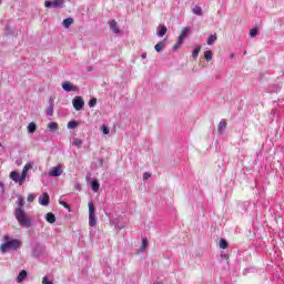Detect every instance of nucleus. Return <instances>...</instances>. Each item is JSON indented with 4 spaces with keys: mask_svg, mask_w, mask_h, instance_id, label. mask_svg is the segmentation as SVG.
Here are the masks:
<instances>
[{
    "mask_svg": "<svg viewBox=\"0 0 284 284\" xmlns=\"http://www.w3.org/2000/svg\"><path fill=\"white\" fill-rule=\"evenodd\" d=\"M62 90H64L65 92H74L77 88H72V84L67 81L62 83Z\"/></svg>",
    "mask_w": 284,
    "mask_h": 284,
    "instance_id": "nucleus-15",
    "label": "nucleus"
},
{
    "mask_svg": "<svg viewBox=\"0 0 284 284\" xmlns=\"http://www.w3.org/2000/svg\"><path fill=\"white\" fill-rule=\"evenodd\" d=\"M168 43L166 38L163 39V41H160L158 44L154 45V50L158 52H163V48H165V44Z\"/></svg>",
    "mask_w": 284,
    "mask_h": 284,
    "instance_id": "nucleus-12",
    "label": "nucleus"
},
{
    "mask_svg": "<svg viewBox=\"0 0 284 284\" xmlns=\"http://www.w3.org/2000/svg\"><path fill=\"white\" fill-rule=\"evenodd\" d=\"M39 202L43 206L49 205L50 204V195H48V193H42V195L39 199Z\"/></svg>",
    "mask_w": 284,
    "mask_h": 284,
    "instance_id": "nucleus-10",
    "label": "nucleus"
},
{
    "mask_svg": "<svg viewBox=\"0 0 284 284\" xmlns=\"http://www.w3.org/2000/svg\"><path fill=\"white\" fill-rule=\"evenodd\" d=\"M18 203H19V209L23 210V207H24V201H23V197H19Z\"/></svg>",
    "mask_w": 284,
    "mask_h": 284,
    "instance_id": "nucleus-33",
    "label": "nucleus"
},
{
    "mask_svg": "<svg viewBox=\"0 0 284 284\" xmlns=\"http://www.w3.org/2000/svg\"><path fill=\"white\" fill-rule=\"evenodd\" d=\"M97 224L95 220V206L93 202H89V226L93 227Z\"/></svg>",
    "mask_w": 284,
    "mask_h": 284,
    "instance_id": "nucleus-4",
    "label": "nucleus"
},
{
    "mask_svg": "<svg viewBox=\"0 0 284 284\" xmlns=\"http://www.w3.org/2000/svg\"><path fill=\"white\" fill-rule=\"evenodd\" d=\"M73 23H74L73 18H67L62 21V26H63V28H65V30H68L70 28V26H72Z\"/></svg>",
    "mask_w": 284,
    "mask_h": 284,
    "instance_id": "nucleus-17",
    "label": "nucleus"
},
{
    "mask_svg": "<svg viewBox=\"0 0 284 284\" xmlns=\"http://www.w3.org/2000/svg\"><path fill=\"white\" fill-rule=\"evenodd\" d=\"M0 4H1V0H0Z\"/></svg>",
    "mask_w": 284,
    "mask_h": 284,
    "instance_id": "nucleus-42",
    "label": "nucleus"
},
{
    "mask_svg": "<svg viewBox=\"0 0 284 284\" xmlns=\"http://www.w3.org/2000/svg\"><path fill=\"white\" fill-rule=\"evenodd\" d=\"M45 221L49 223V224H54L57 222V217H55V214L53 212H49L45 214Z\"/></svg>",
    "mask_w": 284,
    "mask_h": 284,
    "instance_id": "nucleus-13",
    "label": "nucleus"
},
{
    "mask_svg": "<svg viewBox=\"0 0 284 284\" xmlns=\"http://www.w3.org/2000/svg\"><path fill=\"white\" fill-rule=\"evenodd\" d=\"M192 12L195 13L197 17H203V9L200 6H196L192 9Z\"/></svg>",
    "mask_w": 284,
    "mask_h": 284,
    "instance_id": "nucleus-23",
    "label": "nucleus"
},
{
    "mask_svg": "<svg viewBox=\"0 0 284 284\" xmlns=\"http://www.w3.org/2000/svg\"><path fill=\"white\" fill-rule=\"evenodd\" d=\"M225 128H227V122L225 120H221L217 125L219 132H223V130H225Z\"/></svg>",
    "mask_w": 284,
    "mask_h": 284,
    "instance_id": "nucleus-25",
    "label": "nucleus"
},
{
    "mask_svg": "<svg viewBox=\"0 0 284 284\" xmlns=\"http://www.w3.org/2000/svg\"><path fill=\"white\" fill-rule=\"evenodd\" d=\"M59 205H62L64 209L71 211V206H69V204L67 202L59 201Z\"/></svg>",
    "mask_w": 284,
    "mask_h": 284,
    "instance_id": "nucleus-31",
    "label": "nucleus"
},
{
    "mask_svg": "<svg viewBox=\"0 0 284 284\" xmlns=\"http://www.w3.org/2000/svg\"><path fill=\"white\" fill-rule=\"evenodd\" d=\"M63 174V170L61 166H54L51 171H49V176L58 178Z\"/></svg>",
    "mask_w": 284,
    "mask_h": 284,
    "instance_id": "nucleus-8",
    "label": "nucleus"
},
{
    "mask_svg": "<svg viewBox=\"0 0 284 284\" xmlns=\"http://www.w3.org/2000/svg\"><path fill=\"white\" fill-rule=\"evenodd\" d=\"M0 187H3V184H2V182H0Z\"/></svg>",
    "mask_w": 284,
    "mask_h": 284,
    "instance_id": "nucleus-40",
    "label": "nucleus"
},
{
    "mask_svg": "<svg viewBox=\"0 0 284 284\" xmlns=\"http://www.w3.org/2000/svg\"><path fill=\"white\" fill-rule=\"evenodd\" d=\"M154 284H161V283H154Z\"/></svg>",
    "mask_w": 284,
    "mask_h": 284,
    "instance_id": "nucleus-41",
    "label": "nucleus"
},
{
    "mask_svg": "<svg viewBox=\"0 0 284 284\" xmlns=\"http://www.w3.org/2000/svg\"><path fill=\"white\" fill-rule=\"evenodd\" d=\"M14 217L19 222L20 226H31V219L28 216V213L22 207H17L14 210Z\"/></svg>",
    "mask_w": 284,
    "mask_h": 284,
    "instance_id": "nucleus-1",
    "label": "nucleus"
},
{
    "mask_svg": "<svg viewBox=\"0 0 284 284\" xmlns=\"http://www.w3.org/2000/svg\"><path fill=\"white\" fill-rule=\"evenodd\" d=\"M256 34H258V29H251L250 30V37L254 38V37H256Z\"/></svg>",
    "mask_w": 284,
    "mask_h": 284,
    "instance_id": "nucleus-30",
    "label": "nucleus"
},
{
    "mask_svg": "<svg viewBox=\"0 0 284 284\" xmlns=\"http://www.w3.org/2000/svg\"><path fill=\"white\" fill-rule=\"evenodd\" d=\"M109 26L111 30H113L114 34H119L121 32V29H119V26L116 24L115 20H111L109 22Z\"/></svg>",
    "mask_w": 284,
    "mask_h": 284,
    "instance_id": "nucleus-14",
    "label": "nucleus"
},
{
    "mask_svg": "<svg viewBox=\"0 0 284 284\" xmlns=\"http://www.w3.org/2000/svg\"><path fill=\"white\" fill-rule=\"evenodd\" d=\"M141 59H148V53H142Z\"/></svg>",
    "mask_w": 284,
    "mask_h": 284,
    "instance_id": "nucleus-38",
    "label": "nucleus"
},
{
    "mask_svg": "<svg viewBox=\"0 0 284 284\" xmlns=\"http://www.w3.org/2000/svg\"><path fill=\"white\" fill-rule=\"evenodd\" d=\"M36 200V195L30 193L29 196H27V201H29L30 203L33 202Z\"/></svg>",
    "mask_w": 284,
    "mask_h": 284,
    "instance_id": "nucleus-34",
    "label": "nucleus"
},
{
    "mask_svg": "<svg viewBox=\"0 0 284 284\" xmlns=\"http://www.w3.org/2000/svg\"><path fill=\"white\" fill-rule=\"evenodd\" d=\"M234 57H235L234 53H231V54H230V58H231V59H234Z\"/></svg>",
    "mask_w": 284,
    "mask_h": 284,
    "instance_id": "nucleus-39",
    "label": "nucleus"
},
{
    "mask_svg": "<svg viewBox=\"0 0 284 284\" xmlns=\"http://www.w3.org/2000/svg\"><path fill=\"white\" fill-rule=\"evenodd\" d=\"M97 105V98H93L89 101V106L94 108Z\"/></svg>",
    "mask_w": 284,
    "mask_h": 284,
    "instance_id": "nucleus-32",
    "label": "nucleus"
},
{
    "mask_svg": "<svg viewBox=\"0 0 284 284\" xmlns=\"http://www.w3.org/2000/svg\"><path fill=\"white\" fill-rule=\"evenodd\" d=\"M10 179L11 181L19 183V185H23L26 178L23 175H20L18 171H11L10 172Z\"/></svg>",
    "mask_w": 284,
    "mask_h": 284,
    "instance_id": "nucleus-7",
    "label": "nucleus"
},
{
    "mask_svg": "<svg viewBox=\"0 0 284 284\" xmlns=\"http://www.w3.org/2000/svg\"><path fill=\"white\" fill-rule=\"evenodd\" d=\"M99 190H100V183H99V181H98V180H93V181L91 182V191L94 192V193H97V192H99Z\"/></svg>",
    "mask_w": 284,
    "mask_h": 284,
    "instance_id": "nucleus-18",
    "label": "nucleus"
},
{
    "mask_svg": "<svg viewBox=\"0 0 284 284\" xmlns=\"http://www.w3.org/2000/svg\"><path fill=\"white\" fill-rule=\"evenodd\" d=\"M27 277H28V271H21L19 276H18L17 282L22 283L24 281V278H27Z\"/></svg>",
    "mask_w": 284,
    "mask_h": 284,
    "instance_id": "nucleus-21",
    "label": "nucleus"
},
{
    "mask_svg": "<svg viewBox=\"0 0 284 284\" xmlns=\"http://www.w3.org/2000/svg\"><path fill=\"white\" fill-rule=\"evenodd\" d=\"M72 104H73L74 110H77L79 112V111L83 110V105H85V101H83V98L81 95H77L73 98Z\"/></svg>",
    "mask_w": 284,
    "mask_h": 284,
    "instance_id": "nucleus-6",
    "label": "nucleus"
},
{
    "mask_svg": "<svg viewBox=\"0 0 284 284\" xmlns=\"http://www.w3.org/2000/svg\"><path fill=\"white\" fill-rule=\"evenodd\" d=\"M48 129L51 131V132H57L59 130V124L57 122H50L48 124Z\"/></svg>",
    "mask_w": 284,
    "mask_h": 284,
    "instance_id": "nucleus-22",
    "label": "nucleus"
},
{
    "mask_svg": "<svg viewBox=\"0 0 284 284\" xmlns=\"http://www.w3.org/2000/svg\"><path fill=\"white\" fill-rule=\"evenodd\" d=\"M49 108L45 110V114L48 116H54V101H52V98L49 99Z\"/></svg>",
    "mask_w": 284,
    "mask_h": 284,
    "instance_id": "nucleus-9",
    "label": "nucleus"
},
{
    "mask_svg": "<svg viewBox=\"0 0 284 284\" xmlns=\"http://www.w3.org/2000/svg\"><path fill=\"white\" fill-rule=\"evenodd\" d=\"M212 57H213L212 51H205V52H204V59H205L206 61H210V60L212 59Z\"/></svg>",
    "mask_w": 284,
    "mask_h": 284,
    "instance_id": "nucleus-29",
    "label": "nucleus"
},
{
    "mask_svg": "<svg viewBox=\"0 0 284 284\" xmlns=\"http://www.w3.org/2000/svg\"><path fill=\"white\" fill-rule=\"evenodd\" d=\"M67 128H68V130H75V128H79V122H77L74 120L70 121V122H68Z\"/></svg>",
    "mask_w": 284,
    "mask_h": 284,
    "instance_id": "nucleus-24",
    "label": "nucleus"
},
{
    "mask_svg": "<svg viewBox=\"0 0 284 284\" xmlns=\"http://www.w3.org/2000/svg\"><path fill=\"white\" fill-rule=\"evenodd\" d=\"M37 132V123L30 122L28 125V133L29 134H34Z\"/></svg>",
    "mask_w": 284,
    "mask_h": 284,
    "instance_id": "nucleus-19",
    "label": "nucleus"
},
{
    "mask_svg": "<svg viewBox=\"0 0 284 284\" xmlns=\"http://www.w3.org/2000/svg\"><path fill=\"white\" fill-rule=\"evenodd\" d=\"M159 28L160 30L156 33V37H165V34H168V27H165V24H160Z\"/></svg>",
    "mask_w": 284,
    "mask_h": 284,
    "instance_id": "nucleus-16",
    "label": "nucleus"
},
{
    "mask_svg": "<svg viewBox=\"0 0 284 284\" xmlns=\"http://www.w3.org/2000/svg\"><path fill=\"white\" fill-rule=\"evenodd\" d=\"M102 131L103 134H110V130L105 125L102 126Z\"/></svg>",
    "mask_w": 284,
    "mask_h": 284,
    "instance_id": "nucleus-36",
    "label": "nucleus"
},
{
    "mask_svg": "<svg viewBox=\"0 0 284 284\" xmlns=\"http://www.w3.org/2000/svg\"><path fill=\"white\" fill-rule=\"evenodd\" d=\"M20 247L19 240H9L4 244L0 245V252L6 254L9 250L17 251Z\"/></svg>",
    "mask_w": 284,
    "mask_h": 284,
    "instance_id": "nucleus-2",
    "label": "nucleus"
},
{
    "mask_svg": "<svg viewBox=\"0 0 284 284\" xmlns=\"http://www.w3.org/2000/svg\"><path fill=\"white\" fill-rule=\"evenodd\" d=\"M42 284H53V283L49 281L47 276H43Z\"/></svg>",
    "mask_w": 284,
    "mask_h": 284,
    "instance_id": "nucleus-35",
    "label": "nucleus"
},
{
    "mask_svg": "<svg viewBox=\"0 0 284 284\" xmlns=\"http://www.w3.org/2000/svg\"><path fill=\"white\" fill-rule=\"evenodd\" d=\"M199 52H201V45L193 50L192 58L196 59L199 57Z\"/></svg>",
    "mask_w": 284,
    "mask_h": 284,
    "instance_id": "nucleus-27",
    "label": "nucleus"
},
{
    "mask_svg": "<svg viewBox=\"0 0 284 284\" xmlns=\"http://www.w3.org/2000/svg\"><path fill=\"white\" fill-rule=\"evenodd\" d=\"M220 247L222 250H225L226 247H229V242L225 240H220Z\"/></svg>",
    "mask_w": 284,
    "mask_h": 284,
    "instance_id": "nucleus-28",
    "label": "nucleus"
},
{
    "mask_svg": "<svg viewBox=\"0 0 284 284\" xmlns=\"http://www.w3.org/2000/svg\"><path fill=\"white\" fill-rule=\"evenodd\" d=\"M151 176H152V175H151L149 172H145V173L143 174V180H144V181H145V180H149Z\"/></svg>",
    "mask_w": 284,
    "mask_h": 284,
    "instance_id": "nucleus-37",
    "label": "nucleus"
},
{
    "mask_svg": "<svg viewBox=\"0 0 284 284\" xmlns=\"http://www.w3.org/2000/svg\"><path fill=\"white\" fill-rule=\"evenodd\" d=\"M31 169H33V164H31V163H27V164L24 165V168H22V172H21L22 179H23V178H26V179L28 178L29 171H30Z\"/></svg>",
    "mask_w": 284,
    "mask_h": 284,
    "instance_id": "nucleus-11",
    "label": "nucleus"
},
{
    "mask_svg": "<svg viewBox=\"0 0 284 284\" xmlns=\"http://www.w3.org/2000/svg\"><path fill=\"white\" fill-rule=\"evenodd\" d=\"M216 39H217L216 33L211 34L206 40L207 45H213L214 43H216Z\"/></svg>",
    "mask_w": 284,
    "mask_h": 284,
    "instance_id": "nucleus-20",
    "label": "nucleus"
},
{
    "mask_svg": "<svg viewBox=\"0 0 284 284\" xmlns=\"http://www.w3.org/2000/svg\"><path fill=\"white\" fill-rule=\"evenodd\" d=\"M44 7L47 8H65V0H45Z\"/></svg>",
    "mask_w": 284,
    "mask_h": 284,
    "instance_id": "nucleus-5",
    "label": "nucleus"
},
{
    "mask_svg": "<svg viewBox=\"0 0 284 284\" xmlns=\"http://www.w3.org/2000/svg\"><path fill=\"white\" fill-rule=\"evenodd\" d=\"M190 37V27H184L182 33L178 37L176 43L173 45V51L176 52L183 45V41Z\"/></svg>",
    "mask_w": 284,
    "mask_h": 284,
    "instance_id": "nucleus-3",
    "label": "nucleus"
},
{
    "mask_svg": "<svg viewBox=\"0 0 284 284\" xmlns=\"http://www.w3.org/2000/svg\"><path fill=\"white\" fill-rule=\"evenodd\" d=\"M149 247V241H148V239H143V240H141V251H145V248H148Z\"/></svg>",
    "mask_w": 284,
    "mask_h": 284,
    "instance_id": "nucleus-26",
    "label": "nucleus"
}]
</instances>
